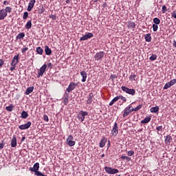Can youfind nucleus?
I'll list each match as a JSON object with an SVG mask.
<instances>
[{
  "instance_id": "31",
  "label": "nucleus",
  "mask_w": 176,
  "mask_h": 176,
  "mask_svg": "<svg viewBox=\"0 0 176 176\" xmlns=\"http://www.w3.org/2000/svg\"><path fill=\"white\" fill-rule=\"evenodd\" d=\"M13 108H14V106L13 104H10V106H8L6 107V111H8V112H12L13 111Z\"/></svg>"
},
{
  "instance_id": "9",
  "label": "nucleus",
  "mask_w": 176,
  "mask_h": 176,
  "mask_svg": "<svg viewBox=\"0 0 176 176\" xmlns=\"http://www.w3.org/2000/svg\"><path fill=\"white\" fill-rule=\"evenodd\" d=\"M46 68L47 66L46 64L43 65L41 68L38 73L37 78H41V76H43V74H45V71H46Z\"/></svg>"
},
{
  "instance_id": "37",
  "label": "nucleus",
  "mask_w": 176,
  "mask_h": 176,
  "mask_svg": "<svg viewBox=\"0 0 176 176\" xmlns=\"http://www.w3.org/2000/svg\"><path fill=\"white\" fill-rule=\"evenodd\" d=\"M153 23L155 24V25H158L160 24V19H159L158 18H154L153 19Z\"/></svg>"
},
{
  "instance_id": "58",
  "label": "nucleus",
  "mask_w": 176,
  "mask_h": 176,
  "mask_svg": "<svg viewBox=\"0 0 176 176\" xmlns=\"http://www.w3.org/2000/svg\"><path fill=\"white\" fill-rule=\"evenodd\" d=\"M69 2H71L70 0H66V3H69Z\"/></svg>"
},
{
  "instance_id": "48",
  "label": "nucleus",
  "mask_w": 176,
  "mask_h": 176,
  "mask_svg": "<svg viewBox=\"0 0 176 176\" xmlns=\"http://www.w3.org/2000/svg\"><path fill=\"white\" fill-rule=\"evenodd\" d=\"M28 50V47H25L21 49L22 53H25Z\"/></svg>"
},
{
  "instance_id": "25",
  "label": "nucleus",
  "mask_w": 176,
  "mask_h": 176,
  "mask_svg": "<svg viewBox=\"0 0 176 176\" xmlns=\"http://www.w3.org/2000/svg\"><path fill=\"white\" fill-rule=\"evenodd\" d=\"M21 117L22 119H27V118H28V113H27L25 111H22Z\"/></svg>"
},
{
  "instance_id": "41",
  "label": "nucleus",
  "mask_w": 176,
  "mask_h": 176,
  "mask_svg": "<svg viewBox=\"0 0 176 176\" xmlns=\"http://www.w3.org/2000/svg\"><path fill=\"white\" fill-rule=\"evenodd\" d=\"M23 20H27L28 19V12H25L23 15Z\"/></svg>"
},
{
  "instance_id": "62",
  "label": "nucleus",
  "mask_w": 176,
  "mask_h": 176,
  "mask_svg": "<svg viewBox=\"0 0 176 176\" xmlns=\"http://www.w3.org/2000/svg\"><path fill=\"white\" fill-rule=\"evenodd\" d=\"M130 109H133V107H132V108H131Z\"/></svg>"
},
{
  "instance_id": "2",
  "label": "nucleus",
  "mask_w": 176,
  "mask_h": 176,
  "mask_svg": "<svg viewBox=\"0 0 176 176\" xmlns=\"http://www.w3.org/2000/svg\"><path fill=\"white\" fill-rule=\"evenodd\" d=\"M17 64H19V54L15 55L13 57L11 62L10 71H14V69H16V65H17Z\"/></svg>"
},
{
  "instance_id": "4",
  "label": "nucleus",
  "mask_w": 176,
  "mask_h": 176,
  "mask_svg": "<svg viewBox=\"0 0 176 176\" xmlns=\"http://www.w3.org/2000/svg\"><path fill=\"white\" fill-rule=\"evenodd\" d=\"M104 56H105V52L100 51L95 54L94 58L96 60V61H102Z\"/></svg>"
},
{
  "instance_id": "3",
  "label": "nucleus",
  "mask_w": 176,
  "mask_h": 176,
  "mask_svg": "<svg viewBox=\"0 0 176 176\" xmlns=\"http://www.w3.org/2000/svg\"><path fill=\"white\" fill-rule=\"evenodd\" d=\"M122 91L126 93V94H130L131 96H134L135 94V89H130L127 87L122 86L121 87Z\"/></svg>"
},
{
  "instance_id": "5",
  "label": "nucleus",
  "mask_w": 176,
  "mask_h": 176,
  "mask_svg": "<svg viewBox=\"0 0 176 176\" xmlns=\"http://www.w3.org/2000/svg\"><path fill=\"white\" fill-rule=\"evenodd\" d=\"M104 170L107 174H118L119 173V170L108 166L104 167Z\"/></svg>"
},
{
  "instance_id": "60",
  "label": "nucleus",
  "mask_w": 176,
  "mask_h": 176,
  "mask_svg": "<svg viewBox=\"0 0 176 176\" xmlns=\"http://www.w3.org/2000/svg\"><path fill=\"white\" fill-rule=\"evenodd\" d=\"M101 156H102V157H104V156H105V155L104 154H102Z\"/></svg>"
},
{
  "instance_id": "51",
  "label": "nucleus",
  "mask_w": 176,
  "mask_h": 176,
  "mask_svg": "<svg viewBox=\"0 0 176 176\" xmlns=\"http://www.w3.org/2000/svg\"><path fill=\"white\" fill-rule=\"evenodd\" d=\"M172 17H173L174 19H176V10H175L173 14H172Z\"/></svg>"
},
{
  "instance_id": "36",
  "label": "nucleus",
  "mask_w": 176,
  "mask_h": 176,
  "mask_svg": "<svg viewBox=\"0 0 176 176\" xmlns=\"http://www.w3.org/2000/svg\"><path fill=\"white\" fill-rule=\"evenodd\" d=\"M3 10L6 11V13H12V8L10 7H6V8L3 9Z\"/></svg>"
},
{
  "instance_id": "45",
  "label": "nucleus",
  "mask_w": 176,
  "mask_h": 176,
  "mask_svg": "<svg viewBox=\"0 0 176 176\" xmlns=\"http://www.w3.org/2000/svg\"><path fill=\"white\" fill-rule=\"evenodd\" d=\"M50 19H52V20H56L57 19V16H56V15H54V14H51L50 16Z\"/></svg>"
},
{
  "instance_id": "43",
  "label": "nucleus",
  "mask_w": 176,
  "mask_h": 176,
  "mask_svg": "<svg viewBox=\"0 0 176 176\" xmlns=\"http://www.w3.org/2000/svg\"><path fill=\"white\" fill-rule=\"evenodd\" d=\"M169 85H170V86H174V85H175L176 83V79H173L172 80H170V82H168Z\"/></svg>"
},
{
  "instance_id": "46",
  "label": "nucleus",
  "mask_w": 176,
  "mask_h": 176,
  "mask_svg": "<svg viewBox=\"0 0 176 176\" xmlns=\"http://www.w3.org/2000/svg\"><path fill=\"white\" fill-rule=\"evenodd\" d=\"M128 156H133L134 155V151H129L127 153Z\"/></svg>"
},
{
  "instance_id": "40",
  "label": "nucleus",
  "mask_w": 176,
  "mask_h": 176,
  "mask_svg": "<svg viewBox=\"0 0 176 176\" xmlns=\"http://www.w3.org/2000/svg\"><path fill=\"white\" fill-rule=\"evenodd\" d=\"M158 28H159L158 25L153 24V30L154 31V32H156V31H157Z\"/></svg>"
},
{
  "instance_id": "35",
  "label": "nucleus",
  "mask_w": 176,
  "mask_h": 176,
  "mask_svg": "<svg viewBox=\"0 0 176 176\" xmlns=\"http://www.w3.org/2000/svg\"><path fill=\"white\" fill-rule=\"evenodd\" d=\"M129 79L131 80H137V75L135 74H131L130 76H129Z\"/></svg>"
},
{
  "instance_id": "6",
  "label": "nucleus",
  "mask_w": 176,
  "mask_h": 176,
  "mask_svg": "<svg viewBox=\"0 0 176 176\" xmlns=\"http://www.w3.org/2000/svg\"><path fill=\"white\" fill-rule=\"evenodd\" d=\"M76 86H78V84H76L75 82H71L66 89L67 93L65 92V94H67L68 96V94H69V93H71V91H72V90H74V89H75V87H76Z\"/></svg>"
},
{
  "instance_id": "33",
  "label": "nucleus",
  "mask_w": 176,
  "mask_h": 176,
  "mask_svg": "<svg viewBox=\"0 0 176 176\" xmlns=\"http://www.w3.org/2000/svg\"><path fill=\"white\" fill-rule=\"evenodd\" d=\"M157 58V55L156 54H152L151 56L149 58V60L151 61H155V60H156Z\"/></svg>"
},
{
  "instance_id": "49",
  "label": "nucleus",
  "mask_w": 176,
  "mask_h": 176,
  "mask_svg": "<svg viewBox=\"0 0 176 176\" xmlns=\"http://www.w3.org/2000/svg\"><path fill=\"white\" fill-rule=\"evenodd\" d=\"M4 61L3 59H0V68L3 65Z\"/></svg>"
},
{
  "instance_id": "23",
  "label": "nucleus",
  "mask_w": 176,
  "mask_h": 176,
  "mask_svg": "<svg viewBox=\"0 0 176 176\" xmlns=\"http://www.w3.org/2000/svg\"><path fill=\"white\" fill-rule=\"evenodd\" d=\"M105 144H107V138H103L100 142V147L104 148V146H105Z\"/></svg>"
},
{
  "instance_id": "17",
  "label": "nucleus",
  "mask_w": 176,
  "mask_h": 176,
  "mask_svg": "<svg viewBox=\"0 0 176 176\" xmlns=\"http://www.w3.org/2000/svg\"><path fill=\"white\" fill-rule=\"evenodd\" d=\"M171 141H173V138L170 135H166L164 140L165 144H170Z\"/></svg>"
},
{
  "instance_id": "10",
  "label": "nucleus",
  "mask_w": 176,
  "mask_h": 176,
  "mask_svg": "<svg viewBox=\"0 0 176 176\" xmlns=\"http://www.w3.org/2000/svg\"><path fill=\"white\" fill-rule=\"evenodd\" d=\"M32 124V123L28 121L26 124L20 125L19 126V129H20V130H27L28 129H30V127H31Z\"/></svg>"
},
{
  "instance_id": "61",
  "label": "nucleus",
  "mask_w": 176,
  "mask_h": 176,
  "mask_svg": "<svg viewBox=\"0 0 176 176\" xmlns=\"http://www.w3.org/2000/svg\"><path fill=\"white\" fill-rule=\"evenodd\" d=\"M104 7L107 6V3H104Z\"/></svg>"
},
{
  "instance_id": "56",
  "label": "nucleus",
  "mask_w": 176,
  "mask_h": 176,
  "mask_svg": "<svg viewBox=\"0 0 176 176\" xmlns=\"http://www.w3.org/2000/svg\"><path fill=\"white\" fill-rule=\"evenodd\" d=\"M25 140V137H23L21 140V142H24Z\"/></svg>"
},
{
  "instance_id": "55",
  "label": "nucleus",
  "mask_w": 176,
  "mask_h": 176,
  "mask_svg": "<svg viewBox=\"0 0 176 176\" xmlns=\"http://www.w3.org/2000/svg\"><path fill=\"white\" fill-rule=\"evenodd\" d=\"M174 47H176V41H173V43Z\"/></svg>"
},
{
  "instance_id": "32",
  "label": "nucleus",
  "mask_w": 176,
  "mask_h": 176,
  "mask_svg": "<svg viewBox=\"0 0 176 176\" xmlns=\"http://www.w3.org/2000/svg\"><path fill=\"white\" fill-rule=\"evenodd\" d=\"M121 159H122V160H126V162H130V160H131V157L126 155H121Z\"/></svg>"
},
{
  "instance_id": "26",
  "label": "nucleus",
  "mask_w": 176,
  "mask_h": 176,
  "mask_svg": "<svg viewBox=\"0 0 176 176\" xmlns=\"http://www.w3.org/2000/svg\"><path fill=\"white\" fill-rule=\"evenodd\" d=\"M32 27V22L31 20L28 21V23L25 25V28L27 30H30Z\"/></svg>"
},
{
  "instance_id": "13",
  "label": "nucleus",
  "mask_w": 176,
  "mask_h": 176,
  "mask_svg": "<svg viewBox=\"0 0 176 176\" xmlns=\"http://www.w3.org/2000/svg\"><path fill=\"white\" fill-rule=\"evenodd\" d=\"M36 2V0H30V3H29L28 8H27L28 12H31V10H32V9H34V6Z\"/></svg>"
},
{
  "instance_id": "16",
  "label": "nucleus",
  "mask_w": 176,
  "mask_h": 176,
  "mask_svg": "<svg viewBox=\"0 0 176 176\" xmlns=\"http://www.w3.org/2000/svg\"><path fill=\"white\" fill-rule=\"evenodd\" d=\"M8 16V13L3 9L0 10V20H3Z\"/></svg>"
},
{
  "instance_id": "22",
  "label": "nucleus",
  "mask_w": 176,
  "mask_h": 176,
  "mask_svg": "<svg viewBox=\"0 0 176 176\" xmlns=\"http://www.w3.org/2000/svg\"><path fill=\"white\" fill-rule=\"evenodd\" d=\"M150 111H151V113H157V112H159V107L156 106L155 107H151L150 109Z\"/></svg>"
},
{
  "instance_id": "38",
  "label": "nucleus",
  "mask_w": 176,
  "mask_h": 176,
  "mask_svg": "<svg viewBox=\"0 0 176 176\" xmlns=\"http://www.w3.org/2000/svg\"><path fill=\"white\" fill-rule=\"evenodd\" d=\"M170 87H171V84H170L169 82H167L165 84L164 87V90H167V89H170Z\"/></svg>"
},
{
  "instance_id": "28",
  "label": "nucleus",
  "mask_w": 176,
  "mask_h": 176,
  "mask_svg": "<svg viewBox=\"0 0 176 176\" xmlns=\"http://www.w3.org/2000/svg\"><path fill=\"white\" fill-rule=\"evenodd\" d=\"M36 53L38 54H43V49H42L41 47H37L36 50Z\"/></svg>"
},
{
  "instance_id": "27",
  "label": "nucleus",
  "mask_w": 176,
  "mask_h": 176,
  "mask_svg": "<svg viewBox=\"0 0 176 176\" xmlns=\"http://www.w3.org/2000/svg\"><path fill=\"white\" fill-rule=\"evenodd\" d=\"M142 108V104H139L137 107L135 108H132L131 111L133 112H137L138 111H140Z\"/></svg>"
},
{
  "instance_id": "1",
  "label": "nucleus",
  "mask_w": 176,
  "mask_h": 176,
  "mask_svg": "<svg viewBox=\"0 0 176 176\" xmlns=\"http://www.w3.org/2000/svg\"><path fill=\"white\" fill-rule=\"evenodd\" d=\"M85 116H89V112L80 111L77 114V119H78L79 122H84L85 119Z\"/></svg>"
},
{
  "instance_id": "54",
  "label": "nucleus",
  "mask_w": 176,
  "mask_h": 176,
  "mask_svg": "<svg viewBox=\"0 0 176 176\" xmlns=\"http://www.w3.org/2000/svg\"><path fill=\"white\" fill-rule=\"evenodd\" d=\"M47 67L48 68H52V63H49L47 65Z\"/></svg>"
},
{
  "instance_id": "19",
  "label": "nucleus",
  "mask_w": 176,
  "mask_h": 176,
  "mask_svg": "<svg viewBox=\"0 0 176 176\" xmlns=\"http://www.w3.org/2000/svg\"><path fill=\"white\" fill-rule=\"evenodd\" d=\"M45 53L47 56H50L52 54V50L49 48V46H45Z\"/></svg>"
},
{
  "instance_id": "52",
  "label": "nucleus",
  "mask_w": 176,
  "mask_h": 176,
  "mask_svg": "<svg viewBox=\"0 0 176 176\" xmlns=\"http://www.w3.org/2000/svg\"><path fill=\"white\" fill-rule=\"evenodd\" d=\"M3 5H5L6 6H8V5H9V2L8 1H4Z\"/></svg>"
},
{
  "instance_id": "14",
  "label": "nucleus",
  "mask_w": 176,
  "mask_h": 176,
  "mask_svg": "<svg viewBox=\"0 0 176 176\" xmlns=\"http://www.w3.org/2000/svg\"><path fill=\"white\" fill-rule=\"evenodd\" d=\"M11 146L12 148H16L17 146V138L16 135H14L11 140Z\"/></svg>"
},
{
  "instance_id": "39",
  "label": "nucleus",
  "mask_w": 176,
  "mask_h": 176,
  "mask_svg": "<svg viewBox=\"0 0 176 176\" xmlns=\"http://www.w3.org/2000/svg\"><path fill=\"white\" fill-rule=\"evenodd\" d=\"M156 130L158 131V134H159V131L160 133H163V126H157Z\"/></svg>"
},
{
  "instance_id": "18",
  "label": "nucleus",
  "mask_w": 176,
  "mask_h": 176,
  "mask_svg": "<svg viewBox=\"0 0 176 176\" xmlns=\"http://www.w3.org/2000/svg\"><path fill=\"white\" fill-rule=\"evenodd\" d=\"M80 75L82 77V82H86V79H87V73H86L85 71H82L80 72Z\"/></svg>"
},
{
  "instance_id": "8",
  "label": "nucleus",
  "mask_w": 176,
  "mask_h": 176,
  "mask_svg": "<svg viewBox=\"0 0 176 176\" xmlns=\"http://www.w3.org/2000/svg\"><path fill=\"white\" fill-rule=\"evenodd\" d=\"M118 129V122H115L113 127L111 130V134L112 135H114V137H116V135L119 134V130Z\"/></svg>"
},
{
  "instance_id": "34",
  "label": "nucleus",
  "mask_w": 176,
  "mask_h": 176,
  "mask_svg": "<svg viewBox=\"0 0 176 176\" xmlns=\"http://www.w3.org/2000/svg\"><path fill=\"white\" fill-rule=\"evenodd\" d=\"M118 100H122V101H123V102H126V98L124 97L123 96H117Z\"/></svg>"
},
{
  "instance_id": "44",
  "label": "nucleus",
  "mask_w": 176,
  "mask_h": 176,
  "mask_svg": "<svg viewBox=\"0 0 176 176\" xmlns=\"http://www.w3.org/2000/svg\"><path fill=\"white\" fill-rule=\"evenodd\" d=\"M43 120H45V122H49V117L47 116V115L44 114Z\"/></svg>"
},
{
  "instance_id": "30",
  "label": "nucleus",
  "mask_w": 176,
  "mask_h": 176,
  "mask_svg": "<svg viewBox=\"0 0 176 176\" xmlns=\"http://www.w3.org/2000/svg\"><path fill=\"white\" fill-rule=\"evenodd\" d=\"M24 36H25V34H24V32L19 33L16 36V39H23V38H24Z\"/></svg>"
},
{
  "instance_id": "12",
  "label": "nucleus",
  "mask_w": 176,
  "mask_h": 176,
  "mask_svg": "<svg viewBox=\"0 0 176 176\" xmlns=\"http://www.w3.org/2000/svg\"><path fill=\"white\" fill-rule=\"evenodd\" d=\"M131 106H128L126 107L124 110V113H123V118H126V116H129L133 111L131 109Z\"/></svg>"
},
{
  "instance_id": "20",
  "label": "nucleus",
  "mask_w": 176,
  "mask_h": 176,
  "mask_svg": "<svg viewBox=\"0 0 176 176\" xmlns=\"http://www.w3.org/2000/svg\"><path fill=\"white\" fill-rule=\"evenodd\" d=\"M151 119V117H146L144 120L141 121V123H142V124H146V123H149Z\"/></svg>"
},
{
  "instance_id": "29",
  "label": "nucleus",
  "mask_w": 176,
  "mask_h": 176,
  "mask_svg": "<svg viewBox=\"0 0 176 176\" xmlns=\"http://www.w3.org/2000/svg\"><path fill=\"white\" fill-rule=\"evenodd\" d=\"M117 101H118V96L115 97L110 102H109V106L112 107L113 104H115Z\"/></svg>"
},
{
  "instance_id": "24",
  "label": "nucleus",
  "mask_w": 176,
  "mask_h": 176,
  "mask_svg": "<svg viewBox=\"0 0 176 176\" xmlns=\"http://www.w3.org/2000/svg\"><path fill=\"white\" fill-rule=\"evenodd\" d=\"M144 38H145L146 42H151L152 41V36H151L150 34H146L144 36Z\"/></svg>"
},
{
  "instance_id": "11",
  "label": "nucleus",
  "mask_w": 176,
  "mask_h": 176,
  "mask_svg": "<svg viewBox=\"0 0 176 176\" xmlns=\"http://www.w3.org/2000/svg\"><path fill=\"white\" fill-rule=\"evenodd\" d=\"M94 34L93 33H87V34L82 36L80 38V41L82 42V41H87V39H90V38H93Z\"/></svg>"
},
{
  "instance_id": "57",
  "label": "nucleus",
  "mask_w": 176,
  "mask_h": 176,
  "mask_svg": "<svg viewBox=\"0 0 176 176\" xmlns=\"http://www.w3.org/2000/svg\"><path fill=\"white\" fill-rule=\"evenodd\" d=\"M111 79H115V76H111Z\"/></svg>"
},
{
  "instance_id": "21",
  "label": "nucleus",
  "mask_w": 176,
  "mask_h": 176,
  "mask_svg": "<svg viewBox=\"0 0 176 176\" xmlns=\"http://www.w3.org/2000/svg\"><path fill=\"white\" fill-rule=\"evenodd\" d=\"M32 91H34V87H30L27 88L25 94H26V96H28L29 94H31V93H32Z\"/></svg>"
},
{
  "instance_id": "59",
  "label": "nucleus",
  "mask_w": 176,
  "mask_h": 176,
  "mask_svg": "<svg viewBox=\"0 0 176 176\" xmlns=\"http://www.w3.org/2000/svg\"><path fill=\"white\" fill-rule=\"evenodd\" d=\"M98 0H94V2L96 3V2H98Z\"/></svg>"
},
{
  "instance_id": "42",
  "label": "nucleus",
  "mask_w": 176,
  "mask_h": 176,
  "mask_svg": "<svg viewBox=\"0 0 176 176\" xmlns=\"http://www.w3.org/2000/svg\"><path fill=\"white\" fill-rule=\"evenodd\" d=\"M129 27H130L131 28H135V23L134 22H130L129 23Z\"/></svg>"
},
{
  "instance_id": "47",
  "label": "nucleus",
  "mask_w": 176,
  "mask_h": 176,
  "mask_svg": "<svg viewBox=\"0 0 176 176\" xmlns=\"http://www.w3.org/2000/svg\"><path fill=\"white\" fill-rule=\"evenodd\" d=\"M162 12L163 13L167 12V7L165 5L162 6Z\"/></svg>"
},
{
  "instance_id": "50",
  "label": "nucleus",
  "mask_w": 176,
  "mask_h": 176,
  "mask_svg": "<svg viewBox=\"0 0 176 176\" xmlns=\"http://www.w3.org/2000/svg\"><path fill=\"white\" fill-rule=\"evenodd\" d=\"M63 102L65 105H67V104H68V98H65Z\"/></svg>"
},
{
  "instance_id": "7",
  "label": "nucleus",
  "mask_w": 176,
  "mask_h": 176,
  "mask_svg": "<svg viewBox=\"0 0 176 176\" xmlns=\"http://www.w3.org/2000/svg\"><path fill=\"white\" fill-rule=\"evenodd\" d=\"M66 142L69 146H74L76 142L74 141V136H72V135H69L66 140Z\"/></svg>"
},
{
  "instance_id": "53",
  "label": "nucleus",
  "mask_w": 176,
  "mask_h": 176,
  "mask_svg": "<svg viewBox=\"0 0 176 176\" xmlns=\"http://www.w3.org/2000/svg\"><path fill=\"white\" fill-rule=\"evenodd\" d=\"M3 146H5V144L3 143L0 144V149H3Z\"/></svg>"
},
{
  "instance_id": "15",
  "label": "nucleus",
  "mask_w": 176,
  "mask_h": 176,
  "mask_svg": "<svg viewBox=\"0 0 176 176\" xmlns=\"http://www.w3.org/2000/svg\"><path fill=\"white\" fill-rule=\"evenodd\" d=\"M93 98H94V94H93V93H90L87 97V104H91L93 102Z\"/></svg>"
}]
</instances>
